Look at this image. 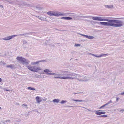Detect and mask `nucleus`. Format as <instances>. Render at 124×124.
Wrapping results in <instances>:
<instances>
[{
    "label": "nucleus",
    "instance_id": "c9c22d12",
    "mask_svg": "<svg viewBox=\"0 0 124 124\" xmlns=\"http://www.w3.org/2000/svg\"><path fill=\"white\" fill-rule=\"evenodd\" d=\"M33 69L34 70H36V68H37V67L35 66H33Z\"/></svg>",
    "mask_w": 124,
    "mask_h": 124
},
{
    "label": "nucleus",
    "instance_id": "c756f323",
    "mask_svg": "<svg viewBox=\"0 0 124 124\" xmlns=\"http://www.w3.org/2000/svg\"><path fill=\"white\" fill-rule=\"evenodd\" d=\"M71 100L74 101L79 102V100H75L73 99H71Z\"/></svg>",
    "mask_w": 124,
    "mask_h": 124
},
{
    "label": "nucleus",
    "instance_id": "bb28decb",
    "mask_svg": "<svg viewBox=\"0 0 124 124\" xmlns=\"http://www.w3.org/2000/svg\"><path fill=\"white\" fill-rule=\"evenodd\" d=\"M94 56L97 57H102L101 55H97L95 54L94 55Z\"/></svg>",
    "mask_w": 124,
    "mask_h": 124
},
{
    "label": "nucleus",
    "instance_id": "1a4fd4ad",
    "mask_svg": "<svg viewBox=\"0 0 124 124\" xmlns=\"http://www.w3.org/2000/svg\"><path fill=\"white\" fill-rule=\"evenodd\" d=\"M27 67L28 69L30 71L32 72H37L36 70L33 69L32 66L31 65H29L28 66H27Z\"/></svg>",
    "mask_w": 124,
    "mask_h": 124
},
{
    "label": "nucleus",
    "instance_id": "79ce46f5",
    "mask_svg": "<svg viewBox=\"0 0 124 124\" xmlns=\"http://www.w3.org/2000/svg\"><path fill=\"white\" fill-rule=\"evenodd\" d=\"M73 106H69V105H67L66 106V107H72Z\"/></svg>",
    "mask_w": 124,
    "mask_h": 124
},
{
    "label": "nucleus",
    "instance_id": "cd10ccee",
    "mask_svg": "<svg viewBox=\"0 0 124 124\" xmlns=\"http://www.w3.org/2000/svg\"><path fill=\"white\" fill-rule=\"evenodd\" d=\"M47 100V98L45 97H44L43 98H42L41 99V100H42V101H46Z\"/></svg>",
    "mask_w": 124,
    "mask_h": 124
},
{
    "label": "nucleus",
    "instance_id": "09e8293b",
    "mask_svg": "<svg viewBox=\"0 0 124 124\" xmlns=\"http://www.w3.org/2000/svg\"><path fill=\"white\" fill-rule=\"evenodd\" d=\"M0 7H1L2 8H3V6L1 5H0Z\"/></svg>",
    "mask_w": 124,
    "mask_h": 124
},
{
    "label": "nucleus",
    "instance_id": "052dcab7",
    "mask_svg": "<svg viewBox=\"0 0 124 124\" xmlns=\"http://www.w3.org/2000/svg\"><path fill=\"white\" fill-rule=\"evenodd\" d=\"M85 20V21H88L89 20H86V19H85V20Z\"/></svg>",
    "mask_w": 124,
    "mask_h": 124
},
{
    "label": "nucleus",
    "instance_id": "2f4dec72",
    "mask_svg": "<svg viewBox=\"0 0 124 124\" xmlns=\"http://www.w3.org/2000/svg\"><path fill=\"white\" fill-rule=\"evenodd\" d=\"M108 54H101V55L102 57L103 56H106V55H107Z\"/></svg>",
    "mask_w": 124,
    "mask_h": 124
},
{
    "label": "nucleus",
    "instance_id": "e433bc0d",
    "mask_svg": "<svg viewBox=\"0 0 124 124\" xmlns=\"http://www.w3.org/2000/svg\"><path fill=\"white\" fill-rule=\"evenodd\" d=\"M27 43V41L25 40H24L23 42V44H25Z\"/></svg>",
    "mask_w": 124,
    "mask_h": 124
},
{
    "label": "nucleus",
    "instance_id": "f704fd0d",
    "mask_svg": "<svg viewBox=\"0 0 124 124\" xmlns=\"http://www.w3.org/2000/svg\"><path fill=\"white\" fill-rule=\"evenodd\" d=\"M85 101L84 100H79V102H85Z\"/></svg>",
    "mask_w": 124,
    "mask_h": 124
},
{
    "label": "nucleus",
    "instance_id": "ea45409f",
    "mask_svg": "<svg viewBox=\"0 0 124 124\" xmlns=\"http://www.w3.org/2000/svg\"><path fill=\"white\" fill-rule=\"evenodd\" d=\"M116 19H123L124 20V18H116Z\"/></svg>",
    "mask_w": 124,
    "mask_h": 124
},
{
    "label": "nucleus",
    "instance_id": "0eeeda50",
    "mask_svg": "<svg viewBox=\"0 0 124 124\" xmlns=\"http://www.w3.org/2000/svg\"><path fill=\"white\" fill-rule=\"evenodd\" d=\"M58 76H65L66 77V71H59L57 72Z\"/></svg>",
    "mask_w": 124,
    "mask_h": 124
},
{
    "label": "nucleus",
    "instance_id": "0e129e2a",
    "mask_svg": "<svg viewBox=\"0 0 124 124\" xmlns=\"http://www.w3.org/2000/svg\"><path fill=\"white\" fill-rule=\"evenodd\" d=\"M73 79H74V78H76H76H75V77H73Z\"/></svg>",
    "mask_w": 124,
    "mask_h": 124
},
{
    "label": "nucleus",
    "instance_id": "c85d7f7f",
    "mask_svg": "<svg viewBox=\"0 0 124 124\" xmlns=\"http://www.w3.org/2000/svg\"><path fill=\"white\" fill-rule=\"evenodd\" d=\"M80 45H81L80 44H75L74 46L78 47V46H80Z\"/></svg>",
    "mask_w": 124,
    "mask_h": 124
},
{
    "label": "nucleus",
    "instance_id": "412c9836",
    "mask_svg": "<svg viewBox=\"0 0 124 124\" xmlns=\"http://www.w3.org/2000/svg\"><path fill=\"white\" fill-rule=\"evenodd\" d=\"M86 38L91 39L94 38V37L93 36H87Z\"/></svg>",
    "mask_w": 124,
    "mask_h": 124
},
{
    "label": "nucleus",
    "instance_id": "69168bd1",
    "mask_svg": "<svg viewBox=\"0 0 124 124\" xmlns=\"http://www.w3.org/2000/svg\"><path fill=\"white\" fill-rule=\"evenodd\" d=\"M52 46H53V47H54L55 46V45H52Z\"/></svg>",
    "mask_w": 124,
    "mask_h": 124
},
{
    "label": "nucleus",
    "instance_id": "864d4df0",
    "mask_svg": "<svg viewBox=\"0 0 124 124\" xmlns=\"http://www.w3.org/2000/svg\"><path fill=\"white\" fill-rule=\"evenodd\" d=\"M2 81V79L0 78V82Z\"/></svg>",
    "mask_w": 124,
    "mask_h": 124
},
{
    "label": "nucleus",
    "instance_id": "f3484780",
    "mask_svg": "<svg viewBox=\"0 0 124 124\" xmlns=\"http://www.w3.org/2000/svg\"><path fill=\"white\" fill-rule=\"evenodd\" d=\"M60 101V100L58 99H54L53 100V101L54 102H56L58 103Z\"/></svg>",
    "mask_w": 124,
    "mask_h": 124
},
{
    "label": "nucleus",
    "instance_id": "a18cd8bd",
    "mask_svg": "<svg viewBox=\"0 0 124 124\" xmlns=\"http://www.w3.org/2000/svg\"><path fill=\"white\" fill-rule=\"evenodd\" d=\"M101 112H102V114H105L106 113V112H105V111H101Z\"/></svg>",
    "mask_w": 124,
    "mask_h": 124
},
{
    "label": "nucleus",
    "instance_id": "6e6d98bb",
    "mask_svg": "<svg viewBox=\"0 0 124 124\" xmlns=\"http://www.w3.org/2000/svg\"><path fill=\"white\" fill-rule=\"evenodd\" d=\"M5 90L6 91H9V90H8L7 89H5Z\"/></svg>",
    "mask_w": 124,
    "mask_h": 124
},
{
    "label": "nucleus",
    "instance_id": "6e6552de",
    "mask_svg": "<svg viewBox=\"0 0 124 124\" xmlns=\"http://www.w3.org/2000/svg\"><path fill=\"white\" fill-rule=\"evenodd\" d=\"M66 76H75V75H78L77 74L73 73L69 71H66Z\"/></svg>",
    "mask_w": 124,
    "mask_h": 124
},
{
    "label": "nucleus",
    "instance_id": "9d476101",
    "mask_svg": "<svg viewBox=\"0 0 124 124\" xmlns=\"http://www.w3.org/2000/svg\"><path fill=\"white\" fill-rule=\"evenodd\" d=\"M70 14H75L72 13H65L62 14L61 13V12H60V13L59 14V16H69Z\"/></svg>",
    "mask_w": 124,
    "mask_h": 124
},
{
    "label": "nucleus",
    "instance_id": "b1692460",
    "mask_svg": "<svg viewBox=\"0 0 124 124\" xmlns=\"http://www.w3.org/2000/svg\"><path fill=\"white\" fill-rule=\"evenodd\" d=\"M49 69H46L44 70V71L45 73H49Z\"/></svg>",
    "mask_w": 124,
    "mask_h": 124
},
{
    "label": "nucleus",
    "instance_id": "13d9d810",
    "mask_svg": "<svg viewBox=\"0 0 124 124\" xmlns=\"http://www.w3.org/2000/svg\"><path fill=\"white\" fill-rule=\"evenodd\" d=\"M24 106H27V105L26 104H23V105H22V106H24Z\"/></svg>",
    "mask_w": 124,
    "mask_h": 124
},
{
    "label": "nucleus",
    "instance_id": "ddd939ff",
    "mask_svg": "<svg viewBox=\"0 0 124 124\" xmlns=\"http://www.w3.org/2000/svg\"><path fill=\"white\" fill-rule=\"evenodd\" d=\"M76 17H82L85 18H89L90 16H79L78 15L76 16Z\"/></svg>",
    "mask_w": 124,
    "mask_h": 124
},
{
    "label": "nucleus",
    "instance_id": "c03bdc74",
    "mask_svg": "<svg viewBox=\"0 0 124 124\" xmlns=\"http://www.w3.org/2000/svg\"><path fill=\"white\" fill-rule=\"evenodd\" d=\"M121 95H124V92H122L121 93Z\"/></svg>",
    "mask_w": 124,
    "mask_h": 124
},
{
    "label": "nucleus",
    "instance_id": "4c0bfd02",
    "mask_svg": "<svg viewBox=\"0 0 124 124\" xmlns=\"http://www.w3.org/2000/svg\"><path fill=\"white\" fill-rule=\"evenodd\" d=\"M31 64L33 65H34L35 64V62H32L31 63Z\"/></svg>",
    "mask_w": 124,
    "mask_h": 124
},
{
    "label": "nucleus",
    "instance_id": "3c124183",
    "mask_svg": "<svg viewBox=\"0 0 124 124\" xmlns=\"http://www.w3.org/2000/svg\"><path fill=\"white\" fill-rule=\"evenodd\" d=\"M43 21H47L48 22V21H47V20H46V18H45V20H44Z\"/></svg>",
    "mask_w": 124,
    "mask_h": 124
},
{
    "label": "nucleus",
    "instance_id": "aec40b11",
    "mask_svg": "<svg viewBox=\"0 0 124 124\" xmlns=\"http://www.w3.org/2000/svg\"><path fill=\"white\" fill-rule=\"evenodd\" d=\"M46 61L45 60H42L39 61L35 62V64H38L40 62H45Z\"/></svg>",
    "mask_w": 124,
    "mask_h": 124
},
{
    "label": "nucleus",
    "instance_id": "f03ea898",
    "mask_svg": "<svg viewBox=\"0 0 124 124\" xmlns=\"http://www.w3.org/2000/svg\"><path fill=\"white\" fill-rule=\"evenodd\" d=\"M31 33L30 32L27 33H25L23 34H21L19 35L21 36H25L26 35H28L30 34ZM18 35H13L11 36H7L6 37H5L4 38H2V40H9L13 38H14L15 37H16L18 36Z\"/></svg>",
    "mask_w": 124,
    "mask_h": 124
},
{
    "label": "nucleus",
    "instance_id": "37998d69",
    "mask_svg": "<svg viewBox=\"0 0 124 124\" xmlns=\"http://www.w3.org/2000/svg\"><path fill=\"white\" fill-rule=\"evenodd\" d=\"M74 14H70L69 15V16H75L73 15Z\"/></svg>",
    "mask_w": 124,
    "mask_h": 124
},
{
    "label": "nucleus",
    "instance_id": "f8f14e48",
    "mask_svg": "<svg viewBox=\"0 0 124 124\" xmlns=\"http://www.w3.org/2000/svg\"><path fill=\"white\" fill-rule=\"evenodd\" d=\"M40 98H41L39 96H37L36 97V99L37 103H39L42 101L41 99H40Z\"/></svg>",
    "mask_w": 124,
    "mask_h": 124
},
{
    "label": "nucleus",
    "instance_id": "a878e982",
    "mask_svg": "<svg viewBox=\"0 0 124 124\" xmlns=\"http://www.w3.org/2000/svg\"><path fill=\"white\" fill-rule=\"evenodd\" d=\"M41 70V69L39 67H37V68H36V71H37L38 70Z\"/></svg>",
    "mask_w": 124,
    "mask_h": 124
},
{
    "label": "nucleus",
    "instance_id": "72a5a7b5",
    "mask_svg": "<svg viewBox=\"0 0 124 124\" xmlns=\"http://www.w3.org/2000/svg\"><path fill=\"white\" fill-rule=\"evenodd\" d=\"M35 77L36 78H38L40 77L39 75H35Z\"/></svg>",
    "mask_w": 124,
    "mask_h": 124
},
{
    "label": "nucleus",
    "instance_id": "4d7b16f0",
    "mask_svg": "<svg viewBox=\"0 0 124 124\" xmlns=\"http://www.w3.org/2000/svg\"><path fill=\"white\" fill-rule=\"evenodd\" d=\"M52 72V71H51V70H49V72Z\"/></svg>",
    "mask_w": 124,
    "mask_h": 124
},
{
    "label": "nucleus",
    "instance_id": "58836bf2",
    "mask_svg": "<svg viewBox=\"0 0 124 124\" xmlns=\"http://www.w3.org/2000/svg\"><path fill=\"white\" fill-rule=\"evenodd\" d=\"M119 99V98H116V102H117L118 101V100Z\"/></svg>",
    "mask_w": 124,
    "mask_h": 124
},
{
    "label": "nucleus",
    "instance_id": "6ab92c4d",
    "mask_svg": "<svg viewBox=\"0 0 124 124\" xmlns=\"http://www.w3.org/2000/svg\"><path fill=\"white\" fill-rule=\"evenodd\" d=\"M106 8H113V5H105Z\"/></svg>",
    "mask_w": 124,
    "mask_h": 124
},
{
    "label": "nucleus",
    "instance_id": "20e7f679",
    "mask_svg": "<svg viewBox=\"0 0 124 124\" xmlns=\"http://www.w3.org/2000/svg\"><path fill=\"white\" fill-rule=\"evenodd\" d=\"M59 12H55L53 11H49L47 13V14L50 16H59Z\"/></svg>",
    "mask_w": 124,
    "mask_h": 124
},
{
    "label": "nucleus",
    "instance_id": "7c9ffc66",
    "mask_svg": "<svg viewBox=\"0 0 124 124\" xmlns=\"http://www.w3.org/2000/svg\"><path fill=\"white\" fill-rule=\"evenodd\" d=\"M112 103V102L111 100H110L109 101V102H107V103H106V104L107 105H108L110 103Z\"/></svg>",
    "mask_w": 124,
    "mask_h": 124
},
{
    "label": "nucleus",
    "instance_id": "5fc2aeb1",
    "mask_svg": "<svg viewBox=\"0 0 124 124\" xmlns=\"http://www.w3.org/2000/svg\"><path fill=\"white\" fill-rule=\"evenodd\" d=\"M87 35H84V37H85L86 38V37H87Z\"/></svg>",
    "mask_w": 124,
    "mask_h": 124
},
{
    "label": "nucleus",
    "instance_id": "473e14b6",
    "mask_svg": "<svg viewBox=\"0 0 124 124\" xmlns=\"http://www.w3.org/2000/svg\"><path fill=\"white\" fill-rule=\"evenodd\" d=\"M9 4H12L13 3V2L12 1H11L10 0H9V1L8 2Z\"/></svg>",
    "mask_w": 124,
    "mask_h": 124
},
{
    "label": "nucleus",
    "instance_id": "8fccbe9b",
    "mask_svg": "<svg viewBox=\"0 0 124 124\" xmlns=\"http://www.w3.org/2000/svg\"><path fill=\"white\" fill-rule=\"evenodd\" d=\"M6 122H9V123H10V120H7Z\"/></svg>",
    "mask_w": 124,
    "mask_h": 124
},
{
    "label": "nucleus",
    "instance_id": "5701e85b",
    "mask_svg": "<svg viewBox=\"0 0 124 124\" xmlns=\"http://www.w3.org/2000/svg\"><path fill=\"white\" fill-rule=\"evenodd\" d=\"M27 89L29 90H35V88L30 87H28L27 88Z\"/></svg>",
    "mask_w": 124,
    "mask_h": 124
},
{
    "label": "nucleus",
    "instance_id": "7ed1b4c3",
    "mask_svg": "<svg viewBox=\"0 0 124 124\" xmlns=\"http://www.w3.org/2000/svg\"><path fill=\"white\" fill-rule=\"evenodd\" d=\"M16 59L19 61L21 62L23 64L27 65L29 63V61H28L26 59L21 57H17Z\"/></svg>",
    "mask_w": 124,
    "mask_h": 124
},
{
    "label": "nucleus",
    "instance_id": "338daca9",
    "mask_svg": "<svg viewBox=\"0 0 124 124\" xmlns=\"http://www.w3.org/2000/svg\"><path fill=\"white\" fill-rule=\"evenodd\" d=\"M56 30H59V31H61V30H58L57 29H56Z\"/></svg>",
    "mask_w": 124,
    "mask_h": 124
},
{
    "label": "nucleus",
    "instance_id": "bf43d9fd",
    "mask_svg": "<svg viewBox=\"0 0 124 124\" xmlns=\"http://www.w3.org/2000/svg\"><path fill=\"white\" fill-rule=\"evenodd\" d=\"M80 34L81 35H82V36H84V34Z\"/></svg>",
    "mask_w": 124,
    "mask_h": 124
},
{
    "label": "nucleus",
    "instance_id": "de8ad7c7",
    "mask_svg": "<svg viewBox=\"0 0 124 124\" xmlns=\"http://www.w3.org/2000/svg\"><path fill=\"white\" fill-rule=\"evenodd\" d=\"M78 75H78V77L80 78V77H81V76H81L80 75H79L78 74Z\"/></svg>",
    "mask_w": 124,
    "mask_h": 124
},
{
    "label": "nucleus",
    "instance_id": "2eb2a0df",
    "mask_svg": "<svg viewBox=\"0 0 124 124\" xmlns=\"http://www.w3.org/2000/svg\"><path fill=\"white\" fill-rule=\"evenodd\" d=\"M95 114L97 115H100L102 114L101 111H100L101 110H95Z\"/></svg>",
    "mask_w": 124,
    "mask_h": 124
},
{
    "label": "nucleus",
    "instance_id": "774afa93",
    "mask_svg": "<svg viewBox=\"0 0 124 124\" xmlns=\"http://www.w3.org/2000/svg\"><path fill=\"white\" fill-rule=\"evenodd\" d=\"M42 18L41 17V18H40V19H41V20H42V18Z\"/></svg>",
    "mask_w": 124,
    "mask_h": 124
},
{
    "label": "nucleus",
    "instance_id": "a211bd4d",
    "mask_svg": "<svg viewBox=\"0 0 124 124\" xmlns=\"http://www.w3.org/2000/svg\"><path fill=\"white\" fill-rule=\"evenodd\" d=\"M46 74L50 75H56L57 76H58L57 77H59L58 75H57L58 74V73H57V74H56L55 73H46Z\"/></svg>",
    "mask_w": 124,
    "mask_h": 124
},
{
    "label": "nucleus",
    "instance_id": "393cba45",
    "mask_svg": "<svg viewBox=\"0 0 124 124\" xmlns=\"http://www.w3.org/2000/svg\"><path fill=\"white\" fill-rule=\"evenodd\" d=\"M107 105L106 103L104 105H103L102 106H101L99 108V109H100L105 107Z\"/></svg>",
    "mask_w": 124,
    "mask_h": 124
},
{
    "label": "nucleus",
    "instance_id": "39448f33",
    "mask_svg": "<svg viewBox=\"0 0 124 124\" xmlns=\"http://www.w3.org/2000/svg\"><path fill=\"white\" fill-rule=\"evenodd\" d=\"M54 78L58 79L59 78L61 79H73V77H70L69 76H59V77H54Z\"/></svg>",
    "mask_w": 124,
    "mask_h": 124
},
{
    "label": "nucleus",
    "instance_id": "423d86ee",
    "mask_svg": "<svg viewBox=\"0 0 124 124\" xmlns=\"http://www.w3.org/2000/svg\"><path fill=\"white\" fill-rule=\"evenodd\" d=\"M76 79L79 81L86 82L88 81L89 80L86 78V77L85 76H82L81 79L78 78H76Z\"/></svg>",
    "mask_w": 124,
    "mask_h": 124
},
{
    "label": "nucleus",
    "instance_id": "f257e3e1",
    "mask_svg": "<svg viewBox=\"0 0 124 124\" xmlns=\"http://www.w3.org/2000/svg\"><path fill=\"white\" fill-rule=\"evenodd\" d=\"M93 20L99 21H108L107 22H97L99 24L108 26H112L116 27L122 26V22L121 21L115 19H103L101 17H94L92 18Z\"/></svg>",
    "mask_w": 124,
    "mask_h": 124
},
{
    "label": "nucleus",
    "instance_id": "49530a36",
    "mask_svg": "<svg viewBox=\"0 0 124 124\" xmlns=\"http://www.w3.org/2000/svg\"><path fill=\"white\" fill-rule=\"evenodd\" d=\"M89 54L91 55H93V56H94V54H92V53H90Z\"/></svg>",
    "mask_w": 124,
    "mask_h": 124
},
{
    "label": "nucleus",
    "instance_id": "9b49d317",
    "mask_svg": "<svg viewBox=\"0 0 124 124\" xmlns=\"http://www.w3.org/2000/svg\"><path fill=\"white\" fill-rule=\"evenodd\" d=\"M61 19L66 20H71L72 19V18L69 17H63L61 18Z\"/></svg>",
    "mask_w": 124,
    "mask_h": 124
},
{
    "label": "nucleus",
    "instance_id": "e2e57ef3",
    "mask_svg": "<svg viewBox=\"0 0 124 124\" xmlns=\"http://www.w3.org/2000/svg\"><path fill=\"white\" fill-rule=\"evenodd\" d=\"M38 8H39V9H40V8L39 7H38Z\"/></svg>",
    "mask_w": 124,
    "mask_h": 124
},
{
    "label": "nucleus",
    "instance_id": "a19ab883",
    "mask_svg": "<svg viewBox=\"0 0 124 124\" xmlns=\"http://www.w3.org/2000/svg\"><path fill=\"white\" fill-rule=\"evenodd\" d=\"M120 111H121L122 113H123V112H124V109L120 110Z\"/></svg>",
    "mask_w": 124,
    "mask_h": 124
},
{
    "label": "nucleus",
    "instance_id": "603ef678",
    "mask_svg": "<svg viewBox=\"0 0 124 124\" xmlns=\"http://www.w3.org/2000/svg\"><path fill=\"white\" fill-rule=\"evenodd\" d=\"M21 121V120H16L15 121L16 122H20Z\"/></svg>",
    "mask_w": 124,
    "mask_h": 124
},
{
    "label": "nucleus",
    "instance_id": "dca6fc26",
    "mask_svg": "<svg viewBox=\"0 0 124 124\" xmlns=\"http://www.w3.org/2000/svg\"><path fill=\"white\" fill-rule=\"evenodd\" d=\"M96 116L99 117H102L103 118H106L108 116L106 115H102L97 116Z\"/></svg>",
    "mask_w": 124,
    "mask_h": 124
},
{
    "label": "nucleus",
    "instance_id": "4468645a",
    "mask_svg": "<svg viewBox=\"0 0 124 124\" xmlns=\"http://www.w3.org/2000/svg\"><path fill=\"white\" fill-rule=\"evenodd\" d=\"M6 67L7 68H10L11 69H14V65L13 64H10L9 65H7L6 66Z\"/></svg>",
    "mask_w": 124,
    "mask_h": 124
},
{
    "label": "nucleus",
    "instance_id": "4be33fe9",
    "mask_svg": "<svg viewBox=\"0 0 124 124\" xmlns=\"http://www.w3.org/2000/svg\"><path fill=\"white\" fill-rule=\"evenodd\" d=\"M67 102V101L66 100H62L60 102V103L62 104H64Z\"/></svg>",
    "mask_w": 124,
    "mask_h": 124
},
{
    "label": "nucleus",
    "instance_id": "680f3d73",
    "mask_svg": "<svg viewBox=\"0 0 124 124\" xmlns=\"http://www.w3.org/2000/svg\"><path fill=\"white\" fill-rule=\"evenodd\" d=\"M59 44V43H55V45L57 44Z\"/></svg>",
    "mask_w": 124,
    "mask_h": 124
}]
</instances>
